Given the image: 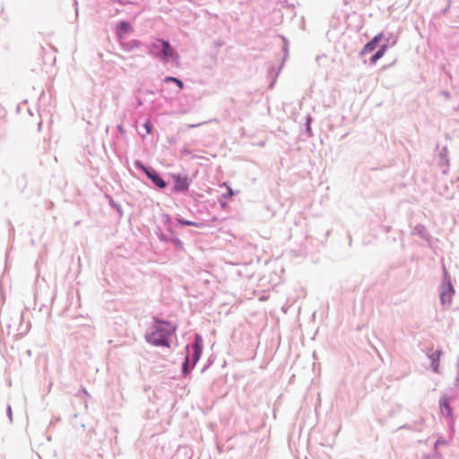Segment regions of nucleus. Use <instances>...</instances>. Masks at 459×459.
Here are the masks:
<instances>
[{
  "label": "nucleus",
  "instance_id": "nucleus-1",
  "mask_svg": "<svg viewBox=\"0 0 459 459\" xmlns=\"http://www.w3.org/2000/svg\"><path fill=\"white\" fill-rule=\"evenodd\" d=\"M176 327L164 321H156L153 331L147 335L149 342L154 345L169 346V337L175 332Z\"/></svg>",
  "mask_w": 459,
  "mask_h": 459
},
{
  "label": "nucleus",
  "instance_id": "nucleus-2",
  "mask_svg": "<svg viewBox=\"0 0 459 459\" xmlns=\"http://www.w3.org/2000/svg\"><path fill=\"white\" fill-rule=\"evenodd\" d=\"M173 180L172 190L175 193L186 192L190 186V178L186 175L171 174Z\"/></svg>",
  "mask_w": 459,
  "mask_h": 459
},
{
  "label": "nucleus",
  "instance_id": "nucleus-3",
  "mask_svg": "<svg viewBox=\"0 0 459 459\" xmlns=\"http://www.w3.org/2000/svg\"><path fill=\"white\" fill-rule=\"evenodd\" d=\"M158 43L161 46V54H160V57L162 59L173 58L178 59V55L174 51L170 44L163 39H158Z\"/></svg>",
  "mask_w": 459,
  "mask_h": 459
},
{
  "label": "nucleus",
  "instance_id": "nucleus-4",
  "mask_svg": "<svg viewBox=\"0 0 459 459\" xmlns=\"http://www.w3.org/2000/svg\"><path fill=\"white\" fill-rule=\"evenodd\" d=\"M143 170L145 172L146 176L155 184L158 187L163 189L166 187V182L161 178V177L157 173L154 169H148L142 167Z\"/></svg>",
  "mask_w": 459,
  "mask_h": 459
},
{
  "label": "nucleus",
  "instance_id": "nucleus-5",
  "mask_svg": "<svg viewBox=\"0 0 459 459\" xmlns=\"http://www.w3.org/2000/svg\"><path fill=\"white\" fill-rule=\"evenodd\" d=\"M454 294L453 287L450 283L444 285L440 294V299L443 304H450Z\"/></svg>",
  "mask_w": 459,
  "mask_h": 459
},
{
  "label": "nucleus",
  "instance_id": "nucleus-6",
  "mask_svg": "<svg viewBox=\"0 0 459 459\" xmlns=\"http://www.w3.org/2000/svg\"><path fill=\"white\" fill-rule=\"evenodd\" d=\"M382 38V33L376 35L369 42L364 46L360 54L363 56L372 52L377 48V43L381 40Z\"/></svg>",
  "mask_w": 459,
  "mask_h": 459
},
{
  "label": "nucleus",
  "instance_id": "nucleus-7",
  "mask_svg": "<svg viewBox=\"0 0 459 459\" xmlns=\"http://www.w3.org/2000/svg\"><path fill=\"white\" fill-rule=\"evenodd\" d=\"M387 45H383L371 57L370 63L376 64L386 52Z\"/></svg>",
  "mask_w": 459,
  "mask_h": 459
},
{
  "label": "nucleus",
  "instance_id": "nucleus-8",
  "mask_svg": "<svg viewBox=\"0 0 459 459\" xmlns=\"http://www.w3.org/2000/svg\"><path fill=\"white\" fill-rule=\"evenodd\" d=\"M177 222L180 226H195V227H199V228L203 226V223H197V222H195V221H186V220H184L182 218H178L177 219Z\"/></svg>",
  "mask_w": 459,
  "mask_h": 459
},
{
  "label": "nucleus",
  "instance_id": "nucleus-9",
  "mask_svg": "<svg viewBox=\"0 0 459 459\" xmlns=\"http://www.w3.org/2000/svg\"><path fill=\"white\" fill-rule=\"evenodd\" d=\"M161 48L160 44L158 43V40L154 43H152L151 46H150V53L152 55H154V56H160V53L158 52V49Z\"/></svg>",
  "mask_w": 459,
  "mask_h": 459
},
{
  "label": "nucleus",
  "instance_id": "nucleus-10",
  "mask_svg": "<svg viewBox=\"0 0 459 459\" xmlns=\"http://www.w3.org/2000/svg\"><path fill=\"white\" fill-rule=\"evenodd\" d=\"M165 82H173L174 84H177L179 89H183V87H184V84H183L182 81H180L179 79H178L176 77H171V76L166 77L165 78Z\"/></svg>",
  "mask_w": 459,
  "mask_h": 459
},
{
  "label": "nucleus",
  "instance_id": "nucleus-11",
  "mask_svg": "<svg viewBox=\"0 0 459 459\" xmlns=\"http://www.w3.org/2000/svg\"><path fill=\"white\" fill-rule=\"evenodd\" d=\"M119 28L121 30H123L125 32H127V31H129L131 30L130 25L128 23H126V22H121L119 23Z\"/></svg>",
  "mask_w": 459,
  "mask_h": 459
},
{
  "label": "nucleus",
  "instance_id": "nucleus-12",
  "mask_svg": "<svg viewBox=\"0 0 459 459\" xmlns=\"http://www.w3.org/2000/svg\"><path fill=\"white\" fill-rule=\"evenodd\" d=\"M440 355H441V351H436L432 355V359H433V362H435V360H438L439 358H440Z\"/></svg>",
  "mask_w": 459,
  "mask_h": 459
},
{
  "label": "nucleus",
  "instance_id": "nucleus-13",
  "mask_svg": "<svg viewBox=\"0 0 459 459\" xmlns=\"http://www.w3.org/2000/svg\"><path fill=\"white\" fill-rule=\"evenodd\" d=\"M443 409L449 411H450L449 403H443V408L441 410L443 411Z\"/></svg>",
  "mask_w": 459,
  "mask_h": 459
},
{
  "label": "nucleus",
  "instance_id": "nucleus-14",
  "mask_svg": "<svg viewBox=\"0 0 459 459\" xmlns=\"http://www.w3.org/2000/svg\"><path fill=\"white\" fill-rule=\"evenodd\" d=\"M174 243L178 247H182V243L180 240L177 239V240H174Z\"/></svg>",
  "mask_w": 459,
  "mask_h": 459
},
{
  "label": "nucleus",
  "instance_id": "nucleus-15",
  "mask_svg": "<svg viewBox=\"0 0 459 459\" xmlns=\"http://www.w3.org/2000/svg\"><path fill=\"white\" fill-rule=\"evenodd\" d=\"M232 195H233L232 190H231V188L229 187L228 188V195H227V196L230 197V196H232Z\"/></svg>",
  "mask_w": 459,
  "mask_h": 459
},
{
  "label": "nucleus",
  "instance_id": "nucleus-16",
  "mask_svg": "<svg viewBox=\"0 0 459 459\" xmlns=\"http://www.w3.org/2000/svg\"><path fill=\"white\" fill-rule=\"evenodd\" d=\"M195 352H197L198 354L200 353V347L197 344L195 345Z\"/></svg>",
  "mask_w": 459,
  "mask_h": 459
},
{
  "label": "nucleus",
  "instance_id": "nucleus-17",
  "mask_svg": "<svg viewBox=\"0 0 459 459\" xmlns=\"http://www.w3.org/2000/svg\"><path fill=\"white\" fill-rule=\"evenodd\" d=\"M437 367H438L437 363L436 365H434V368H435L436 371L437 370Z\"/></svg>",
  "mask_w": 459,
  "mask_h": 459
},
{
  "label": "nucleus",
  "instance_id": "nucleus-18",
  "mask_svg": "<svg viewBox=\"0 0 459 459\" xmlns=\"http://www.w3.org/2000/svg\"><path fill=\"white\" fill-rule=\"evenodd\" d=\"M146 129L148 132H150L148 125H146Z\"/></svg>",
  "mask_w": 459,
  "mask_h": 459
}]
</instances>
